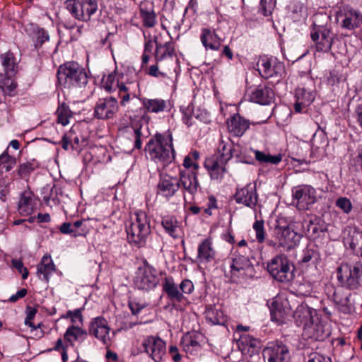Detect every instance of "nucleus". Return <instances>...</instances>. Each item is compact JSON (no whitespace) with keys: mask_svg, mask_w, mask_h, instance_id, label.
Masks as SVG:
<instances>
[{"mask_svg":"<svg viewBox=\"0 0 362 362\" xmlns=\"http://www.w3.org/2000/svg\"><path fill=\"white\" fill-rule=\"evenodd\" d=\"M204 336L198 332H187L181 339L180 345L187 354L195 355L202 350Z\"/></svg>","mask_w":362,"mask_h":362,"instance_id":"obj_17","label":"nucleus"},{"mask_svg":"<svg viewBox=\"0 0 362 362\" xmlns=\"http://www.w3.org/2000/svg\"><path fill=\"white\" fill-rule=\"evenodd\" d=\"M215 250L212 247L211 241L205 239L198 247L197 260L200 263L209 262L215 258Z\"/></svg>","mask_w":362,"mask_h":362,"instance_id":"obj_30","label":"nucleus"},{"mask_svg":"<svg viewBox=\"0 0 362 362\" xmlns=\"http://www.w3.org/2000/svg\"><path fill=\"white\" fill-rule=\"evenodd\" d=\"M267 270L274 279L288 282L294 278L293 267L286 255H277L267 264Z\"/></svg>","mask_w":362,"mask_h":362,"instance_id":"obj_5","label":"nucleus"},{"mask_svg":"<svg viewBox=\"0 0 362 362\" xmlns=\"http://www.w3.org/2000/svg\"><path fill=\"white\" fill-rule=\"evenodd\" d=\"M337 279L343 286L349 289H356L362 286V264H341L337 268Z\"/></svg>","mask_w":362,"mask_h":362,"instance_id":"obj_4","label":"nucleus"},{"mask_svg":"<svg viewBox=\"0 0 362 362\" xmlns=\"http://www.w3.org/2000/svg\"><path fill=\"white\" fill-rule=\"evenodd\" d=\"M142 104L147 112L159 113L164 112L170 105L168 101L160 98L149 99L144 98Z\"/></svg>","mask_w":362,"mask_h":362,"instance_id":"obj_32","label":"nucleus"},{"mask_svg":"<svg viewBox=\"0 0 362 362\" xmlns=\"http://www.w3.org/2000/svg\"><path fill=\"white\" fill-rule=\"evenodd\" d=\"M161 225L165 231L173 238L178 236L180 226L177 218L173 216H165L162 218Z\"/></svg>","mask_w":362,"mask_h":362,"instance_id":"obj_36","label":"nucleus"},{"mask_svg":"<svg viewBox=\"0 0 362 362\" xmlns=\"http://www.w3.org/2000/svg\"><path fill=\"white\" fill-rule=\"evenodd\" d=\"M263 357L268 362H288V347L281 341L271 342L263 350Z\"/></svg>","mask_w":362,"mask_h":362,"instance_id":"obj_14","label":"nucleus"},{"mask_svg":"<svg viewBox=\"0 0 362 362\" xmlns=\"http://www.w3.org/2000/svg\"><path fill=\"white\" fill-rule=\"evenodd\" d=\"M302 226L304 230V233L308 235H313L318 233V227L313 220H304L302 223Z\"/></svg>","mask_w":362,"mask_h":362,"instance_id":"obj_57","label":"nucleus"},{"mask_svg":"<svg viewBox=\"0 0 362 362\" xmlns=\"http://www.w3.org/2000/svg\"><path fill=\"white\" fill-rule=\"evenodd\" d=\"M235 200L237 203L243 204L249 208H255L257 203L255 185L249 183L244 187L238 189L235 194Z\"/></svg>","mask_w":362,"mask_h":362,"instance_id":"obj_18","label":"nucleus"},{"mask_svg":"<svg viewBox=\"0 0 362 362\" xmlns=\"http://www.w3.org/2000/svg\"><path fill=\"white\" fill-rule=\"evenodd\" d=\"M200 40L204 48L208 50L217 51L221 48L223 39H221L215 29L204 28L201 30Z\"/></svg>","mask_w":362,"mask_h":362,"instance_id":"obj_21","label":"nucleus"},{"mask_svg":"<svg viewBox=\"0 0 362 362\" xmlns=\"http://www.w3.org/2000/svg\"><path fill=\"white\" fill-rule=\"evenodd\" d=\"M254 153L256 160L260 163H272L276 165L280 163L282 160L281 155L271 156L269 154H265L264 153L258 150L255 151Z\"/></svg>","mask_w":362,"mask_h":362,"instance_id":"obj_48","label":"nucleus"},{"mask_svg":"<svg viewBox=\"0 0 362 362\" xmlns=\"http://www.w3.org/2000/svg\"><path fill=\"white\" fill-rule=\"evenodd\" d=\"M274 237L278 241V247L290 250L298 245L302 235L288 226L276 225L274 229Z\"/></svg>","mask_w":362,"mask_h":362,"instance_id":"obj_10","label":"nucleus"},{"mask_svg":"<svg viewBox=\"0 0 362 362\" xmlns=\"http://www.w3.org/2000/svg\"><path fill=\"white\" fill-rule=\"evenodd\" d=\"M274 91L267 86H258L250 95V100L260 105H269L274 99Z\"/></svg>","mask_w":362,"mask_h":362,"instance_id":"obj_26","label":"nucleus"},{"mask_svg":"<svg viewBox=\"0 0 362 362\" xmlns=\"http://www.w3.org/2000/svg\"><path fill=\"white\" fill-rule=\"evenodd\" d=\"M154 42L156 47L154 54L156 62L166 59L168 57H175V49L173 43L170 42H168L164 44L158 43L157 42V37H155Z\"/></svg>","mask_w":362,"mask_h":362,"instance_id":"obj_33","label":"nucleus"},{"mask_svg":"<svg viewBox=\"0 0 362 362\" xmlns=\"http://www.w3.org/2000/svg\"><path fill=\"white\" fill-rule=\"evenodd\" d=\"M56 270L55 265L50 256L45 255L37 267V275L41 280L49 281V276Z\"/></svg>","mask_w":362,"mask_h":362,"instance_id":"obj_27","label":"nucleus"},{"mask_svg":"<svg viewBox=\"0 0 362 362\" xmlns=\"http://www.w3.org/2000/svg\"><path fill=\"white\" fill-rule=\"evenodd\" d=\"M249 125V122L238 114L230 117L227 121L228 129L235 136H243Z\"/></svg>","mask_w":362,"mask_h":362,"instance_id":"obj_25","label":"nucleus"},{"mask_svg":"<svg viewBox=\"0 0 362 362\" xmlns=\"http://www.w3.org/2000/svg\"><path fill=\"white\" fill-rule=\"evenodd\" d=\"M127 132L134 139V148L136 149H141L142 146L141 138L143 134L141 132V125L136 124L134 126L128 127Z\"/></svg>","mask_w":362,"mask_h":362,"instance_id":"obj_52","label":"nucleus"},{"mask_svg":"<svg viewBox=\"0 0 362 362\" xmlns=\"http://www.w3.org/2000/svg\"><path fill=\"white\" fill-rule=\"evenodd\" d=\"M139 15L144 27L153 28L156 24V15L152 6L149 7L146 4H141L139 6Z\"/></svg>","mask_w":362,"mask_h":362,"instance_id":"obj_34","label":"nucleus"},{"mask_svg":"<svg viewBox=\"0 0 362 362\" xmlns=\"http://www.w3.org/2000/svg\"><path fill=\"white\" fill-rule=\"evenodd\" d=\"M56 114L57 115L58 123L62 124L63 126H65L69 123V118L71 117V111L69 106L64 103L59 105Z\"/></svg>","mask_w":362,"mask_h":362,"instance_id":"obj_44","label":"nucleus"},{"mask_svg":"<svg viewBox=\"0 0 362 362\" xmlns=\"http://www.w3.org/2000/svg\"><path fill=\"white\" fill-rule=\"evenodd\" d=\"M163 291L172 300L180 302L184 298L182 293L180 291V289L172 279H165Z\"/></svg>","mask_w":362,"mask_h":362,"instance_id":"obj_37","label":"nucleus"},{"mask_svg":"<svg viewBox=\"0 0 362 362\" xmlns=\"http://www.w3.org/2000/svg\"><path fill=\"white\" fill-rule=\"evenodd\" d=\"M158 281L156 269L145 261L136 272L134 285L139 290L150 291L156 286Z\"/></svg>","mask_w":362,"mask_h":362,"instance_id":"obj_7","label":"nucleus"},{"mask_svg":"<svg viewBox=\"0 0 362 362\" xmlns=\"http://www.w3.org/2000/svg\"><path fill=\"white\" fill-rule=\"evenodd\" d=\"M13 76L0 73V88L6 95H11L16 88V83L11 78Z\"/></svg>","mask_w":362,"mask_h":362,"instance_id":"obj_43","label":"nucleus"},{"mask_svg":"<svg viewBox=\"0 0 362 362\" xmlns=\"http://www.w3.org/2000/svg\"><path fill=\"white\" fill-rule=\"evenodd\" d=\"M338 23L344 29L354 30L362 25V13L349 6H341L336 13Z\"/></svg>","mask_w":362,"mask_h":362,"instance_id":"obj_9","label":"nucleus"},{"mask_svg":"<svg viewBox=\"0 0 362 362\" xmlns=\"http://www.w3.org/2000/svg\"><path fill=\"white\" fill-rule=\"evenodd\" d=\"M320 259V253L313 247H307L303 251L300 262L308 263L312 262H317Z\"/></svg>","mask_w":362,"mask_h":362,"instance_id":"obj_53","label":"nucleus"},{"mask_svg":"<svg viewBox=\"0 0 362 362\" xmlns=\"http://www.w3.org/2000/svg\"><path fill=\"white\" fill-rule=\"evenodd\" d=\"M347 236L344 238V242L349 244L350 247L362 255V231L356 228H349Z\"/></svg>","mask_w":362,"mask_h":362,"instance_id":"obj_28","label":"nucleus"},{"mask_svg":"<svg viewBox=\"0 0 362 362\" xmlns=\"http://www.w3.org/2000/svg\"><path fill=\"white\" fill-rule=\"evenodd\" d=\"M257 65L259 74L264 78L274 77L280 78L284 71V64L273 58L261 57Z\"/></svg>","mask_w":362,"mask_h":362,"instance_id":"obj_13","label":"nucleus"},{"mask_svg":"<svg viewBox=\"0 0 362 362\" xmlns=\"http://www.w3.org/2000/svg\"><path fill=\"white\" fill-rule=\"evenodd\" d=\"M92 330L95 337L100 340L104 344H107L110 340L109 331L107 321L104 318H95L94 322H92Z\"/></svg>","mask_w":362,"mask_h":362,"instance_id":"obj_29","label":"nucleus"},{"mask_svg":"<svg viewBox=\"0 0 362 362\" xmlns=\"http://www.w3.org/2000/svg\"><path fill=\"white\" fill-rule=\"evenodd\" d=\"M36 313H37V310L35 308L30 307V306L27 307V308H26L27 315H26V317L25 320V324L28 325L30 327L34 328V329H35L36 327L31 322V320H33Z\"/></svg>","mask_w":362,"mask_h":362,"instance_id":"obj_61","label":"nucleus"},{"mask_svg":"<svg viewBox=\"0 0 362 362\" xmlns=\"http://www.w3.org/2000/svg\"><path fill=\"white\" fill-rule=\"evenodd\" d=\"M119 95L122 93H130L132 98H137L140 94L139 83L137 81L122 82L118 86Z\"/></svg>","mask_w":362,"mask_h":362,"instance_id":"obj_40","label":"nucleus"},{"mask_svg":"<svg viewBox=\"0 0 362 362\" xmlns=\"http://www.w3.org/2000/svg\"><path fill=\"white\" fill-rule=\"evenodd\" d=\"M264 224V221L257 220L252 226V228L255 231L256 238L259 243H262L265 240V230Z\"/></svg>","mask_w":362,"mask_h":362,"instance_id":"obj_56","label":"nucleus"},{"mask_svg":"<svg viewBox=\"0 0 362 362\" xmlns=\"http://www.w3.org/2000/svg\"><path fill=\"white\" fill-rule=\"evenodd\" d=\"M197 175L196 171L189 172V170H180L179 173V188L181 187L184 198L185 194L188 193L189 195L194 197L199 189H201L199 182L198 181Z\"/></svg>","mask_w":362,"mask_h":362,"instance_id":"obj_15","label":"nucleus"},{"mask_svg":"<svg viewBox=\"0 0 362 362\" xmlns=\"http://www.w3.org/2000/svg\"><path fill=\"white\" fill-rule=\"evenodd\" d=\"M315 318L310 324L304 329V332L308 334L310 338L317 341H323L327 339L330 334L329 327L322 323L317 322Z\"/></svg>","mask_w":362,"mask_h":362,"instance_id":"obj_24","label":"nucleus"},{"mask_svg":"<svg viewBox=\"0 0 362 362\" xmlns=\"http://www.w3.org/2000/svg\"><path fill=\"white\" fill-rule=\"evenodd\" d=\"M119 85V80L113 73L108 74L107 77L103 76L101 80L102 87L108 92L115 90L118 88Z\"/></svg>","mask_w":362,"mask_h":362,"instance_id":"obj_49","label":"nucleus"},{"mask_svg":"<svg viewBox=\"0 0 362 362\" xmlns=\"http://www.w3.org/2000/svg\"><path fill=\"white\" fill-rule=\"evenodd\" d=\"M67 10L78 20H90V0H67L65 2Z\"/></svg>","mask_w":362,"mask_h":362,"instance_id":"obj_16","label":"nucleus"},{"mask_svg":"<svg viewBox=\"0 0 362 362\" xmlns=\"http://www.w3.org/2000/svg\"><path fill=\"white\" fill-rule=\"evenodd\" d=\"M16 160L14 157L9 156L7 151H4L0 156V174L8 172L16 165Z\"/></svg>","mask_w":362,"mask_h":362,"instance_id":"obj_46","label":"nucleus"},{"mask_svg":"<svg viewBox=\"0 0 362 362\" xmlns=\"http://www.w3.org/2000/svg\"><path fill=\"white\" fill-rule=\"evenodd\" d=\"M57 76L59 82L69 88L84 86L88 82L85 69L75 62H69L61 65L58 69Z\"/></svg>","mask_w":362,"mask_h":362,"instance_id":"obj_2","label":"nucleus"},{"mask_svg":"<svg viewBox=\"0 0 362 362\" xmlns=\"http://www.w3.org/2000/svg\"><path fill=\"white\" fill-rule=\"evenodd\" d=\"M205 316L211 325H223L226 322L225 315L220 306L209 305L206 307Z\"/></svg>","mask_w":362,"mask_h":362,"instance_id":"obj_31","label":"nucleus"},{"mask_svg":"<svg viewBox=\"0 0 362 362\" xmlns=\"http://www.w3.org/2000/svg\"><path fill=\"white\" fill-rule=\"evenodd\" d=\"M233 146L230 144L221 141L216 153L213 156L223 161H228L233 157Z\"/></svg>","mask_w":362,"mask_h":362,"instance_id":"obj_42","label":"nucleus"},{"mask_svg":"<svg viewBox=\"0 0 362 362\" xmlns=\"http://www.w3.org/2000/svg\"><path fill=\"white\" fill-rule=\"evenodd\" d=\"M117 101L114 98L100 99L94 111V116L98 119H107L113 116L117 110Z\"/></svg>","mask_w":362,"mask_h":362,"instance_id":"obj_20","label":"nucleus"},{"mask_svg":"<svg viewBox=\"0 0 362 362\" xmlns=\"http://www.w3.org/2000/svg\"><path fill=\"white\" fill-rule=\"evenodd\" d=\"M37 167V164L33 162H26L21 164L18 170V174L22 178L28 176Z\"/></svg>","mask_w":362,"mask_h":362,"instance_id":"obj_55","label":"nucleus"},{"mask_svg":"<svg viewBox=\"0 0 362 362\" xmlns=\"http://www.w3.org/2000/svg\"><path fill=\"white\" fill-rule=\"evenodd\" d=\"M276 0H260V6L265 16L272 13L276 6Z\"/></svg>","mask_w":362,"mask_h":362,"instance_id":"obj_58","label":"nucleus"},{"mask_svg":"<svg viewBox=\"0 0 362 362\" xmlns=\"http://www.w3.org/2000/svg\"><path fill=\"white\" fill-rule=\"evenodd\" d=\"M144 151L147 158L155 163H169L175 157L171 133L158 134L152 136L146 144Z\"/></svg>","mask_w":362,"mask_h":362,"instance_id":"obj_1","label":"nucleus"},{"mask_svg":"<svg viewBox=\"0 0 362 362\" xmlns=\"http://www.w3.org/2000/svg\"><path fill=\"white\" fill-rule=\"evenodd\" d=\"M293 318L297 326H303L305 329L315 318L317 319V312L307 304L302 303L294 311Z\"/></svg>","mask_w":362,"mask_h":362,"instance_id":"obj_19","label":"nucleus"},{"mask_svg":"<svg viewBox=\"0 0 362 362\" xmlns=\"http://www.w3.org/2000/svg\"><path fill=\"white\" fill-rule=\"evenodd\" d=\"M199 153L197 151H194L186 156L183 161V166L186 168L185 170H189V172L196 171L197 174H198L199 169Z\"/></svg>","mask_w":362,"mask_h":362,"instance_id":"obj_41","label":"nucleus"},{"mask_svg":"<svg viewBox=\"0 0 362 362\" xmlns=\"http://www.w3.org/2000/svg\"><path fill=\"white\" fill-rule=\"evenodd\" d=\"M293 204L300 210H308L317 200L316 191L310 185H303L292 189Z\"/></svg>","mask_w":362,"mask_h":362,"instance_id":"obj_8","label":"nucleus"},{"mask_svg":"<svg viewBox=\"0 0 362 362\" xmlns=\"http://www.w3.org/2000/svg\"><path fill=\"white\" fill-rule=\"evenodd\" d=\"M144 351L154 362H161L166 353V343L158 336H148L144 339Z\"/></svg>","mask_w":362,"mask_h":362,"instance_id":"obj_11","label":"nucleus"},{"mask_svg":"<svg viewBox=\"0 0 362 362\" xmlns=\"http://www.w3.org/2000/svg\"><path fill=\"white\" fill-rule=\"evenodd\" d=\"M49 36L44 29H39L36 33V46H41L44 42L48 41Z\"/></svg>","mask_w":362,"mask_h":362,"instance_id":"obj_62","label":"nucleus"},{"mask_svg":"<svg viewBox=\"0 0 362 362\" xmlns=\"http://www.w3.org/2000/svg\"><path fill=\"white\" fill-rule=\"evenodd\" d=\"M85 334L86 333L78 326H71L67 329L64 334V339L69 342H72L83 339Z\"/></svg>","mask_w":362,"mask_h":362,"instance_id":"obj_50","label":"nucleus"},{"mask_svg":"<svg viewBox=\"0 0 362 362\" xmlns=\"http://www.w3.org/2000/svg\"><path fill=\"white\" fill-rule=\"evenodd\" d=\"M351 293L345 295L344 298L340 297L337 293H334V300L339 305L340 310L344 313H348L352 308V303L350 300Z\"/></svg>","mask_w":362,"mask_h":362,"instance_id":"obj_45","label":"nucleus"},{"mask_svg":"<svg viewBox=\"0 0 362 362\" xmlns=\"http://www.w3.org/2000/svg\"><path fill=\"white\" fill-rule=\"evenodd\" d=\"M180 289L181 290V293H182V294H189L194 290V284L190 280L185 279L180 283Z\"/></svg>","mask_w":362,"mask_h":362,"instance_id":"obj_63","label":"nucleus"},{"mask_svg":"<svg viewBox=\"0 0 362 362\" xmlns=\"http://www.w3.org/2000/svg\"><path fill=\"white\" fill-rule=\"evenodd\" d=\"M60 232L63 234H71L73 236L86 235L88 234L87 229H82L81 231L78 230H74L72 224L69 222H65L62 224L59 228Z\"/></svg>","mask_w":362,"mask_h":362,"instance_id":"obj_54","label":"nucleus"},{"mask_svg":"<svg viewBox=\"0 0 362 362\" xmlns=\"http://www.w3.org/2000/svg\"><path fill=\"white\" fill-rule=\"evenodd\" d=\"M249 253L245 249L243 251H238L231 258L230 272L233 276H246L252 277L254 275V267L250 261L253 258V251L247 248Z\"/></svg>","mask_w":362,"mask_h":362,"instance_id":"obj_6","label":"nucleus"},{"mask_svg":"<svg viewBox=\"0 0 362 362\" xmlns=\"http://www.w3.org/2000/svg\"><path fill=\"white\" fill-rule=\"evenodd\" d=\"M310 36L317 52H328L330 50L333 43L334 34L329 28L317 25L315 22Z\"/></svg>","mask_w":362,"mask_h":362,"instance_id":"obj_12","label":"nucleus"},{"mask_svg":"<svg viewBox=\"0 0 362 362\" xmlns=\"http://www.w3.org/2000/svg\"><path fill=\"white\" fill-rule=\"evenodd\" d=\"M177 59L175 57H168L159 62H156L159 64L160 69L165 72V77L170 78L174 74L177 76Z\"/></svg>","mask_w":362,"mask_h":362,"instance_id":"obj_39","label":"nucleus"},{"mask_svg":"<svg viewBox=\"0 0 362 362\" xmlns=\"http://www.w3.org/2000/svg\"><path fill=\"white\" fill-rule=\"evenodd\" d=\"M271 319L278 325L284 324L286 321L285 313L280 309L272 310L271 311Z\"/></svg>","mask_w":362,"mask_h":362,"instance_id":"obj_60","label":"nucleus"},{"mask_svg":"<svg viewBox=\"0 0 362 362\" xmlns=\"http://www.w3.org/2000/svg\"><path fill=\"white\" fill-rule=\"evenodd\" d=\"M257 339L246 334L241 335L238 341V347L243 351L249 348H255L257 346Z\"/></svg>","mask_w":362,"mask_h":362,"instance_id":"obj_51","label":"nucleus"},{"mask_svg":"<svg viewBox=\"0 0 362 362\" xmlns=\"http://www.w3.org/2000/svg\"><path fill=\"white\" fill-rule=\"evenodd\" d=\"M148 74L153 77H165V74L166 73L160 69L159 64L156 63L149 67Z\"/></svg>","mask_w":362,"mask_h":362,"instance_id":"obj_64","label":"nucleus"},{"mask_svg":"<svg viewBox=\"0 0 362 362\" xmlns=\"http://www.w3.org/2000/svg\"><path fill=\"white\" fill-rule=\"evenodd\" d=\"M135 220L127 226L126 231L129 243L141 247L151 233L150 220L146 212L136 211Z\"/></svg>","mask_w":362,"mask_h":362,"instance_id":"obj_3","label":"nucleus"},{"mask_svg":"<svg viewBox=\"0 0 362 362\" xmlns=\"http://www.w3.org/2000/svg\"><path fill=\"white\" fill-rule=\"evenodd\" d=\"M18 211L23 216L29 215L33 212L32 197L30 192L25 191L21 194L18 204Z\"/></svg>","mask_w":362,"mask_h":362,"instance_id":"obj_38","label":"nucleus"},{"mask_svg":"<svg viewBox=\"0 0 362 362\" xmlns=\"http://www.w3.org/2000/svg\"><path fill=\"white\" fill-rule=\"evenodd\" d=\"M178 189V178L170 176L160 177L158 184V192L159 194L166 198L172 197Z\"/></svg>","mask_w":362,"mask_h":362,"instance_id":"obj_22","label":"nucleus"},{"mask_svg":"<svg viewBox=\"0 0 362 362\" xmlns=\"http://www.w3.org/2000/svg\"><path fill=\"white\" fill-rule=\"evenodd\" d=\"M336 205L346 214H349L352 209V204L346 197H339L337 199Z\"/></svg>","mask_w":362,"mask_h":362,"instance_id":"obj_59","label":"nucleus"},{"mask_svg":"<svg viewBox=\"0 0 362 362\" xmlns=\"http://www.w3.org/2000/svg\"><path fill=\"white\" fill-rule=\"evenodd\" d=\"M296 98L304 107L309 106L315 100V95L313 92L307 91L304 88H298L296 90Z\"/></svg>","mask_w":362,"mask_h":362,"instance_id":"obj_47","label":"nucleus"},{"mask_svg":"<svg viewBox=\"0 0 362 362\" xmlns=\"http://www.w3.org/2000/svg\"><path fill=\"white\" fill-rule=\"evenodd\" d=\"M0 57L5 75L14 76L17 72L18 64L13 54L8 52L2 54Z\"/></svg>","mask_w":362,"mask_h":362,"instance_id":"obj_35","label":"nucleus"},{"mask_svg":"<svg viewBox=\"0 0 362 362\" xmlns=\"http://www.w3.org/2000/svg\"><path fill=\"white\" fill-rule=\"evenodd\" d=\"M227 163L228 161H223L222 159L211 156L205 160L204 166L212 180H221L226 172Z\"/></svg>","mask_w":362,"mask_h":362,"instance_id":"obj_23","label":"nucleus"}]
</instances>
